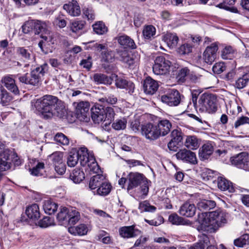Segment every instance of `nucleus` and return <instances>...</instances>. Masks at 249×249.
I'll list each match as a JSON object with an SVG mask.
<instances>
[{"mask_svg":"<svg viewBox=\"0 0 249 249\" xmlns=\"http://www.w3.org/2000/svg\"><path fill=\"white\" fill-rule=\"evenodd\" d=\"M169 221L173 224L175 225H186L187 222L184 218L179 216L176 213H173L169 217Z\"/></svg>","mask_w":249,"mask_h":249,"instance_id":"51","label":"nucleus"},{"mask_svg":"<svg viewBox=\"0 0 249 249\" xmlns=\"http://www.w3.org/2000/svg\"><path fill=\"white\" fill-rule=\"evenodd\" d=\"M17 54L21 57L24 61H28L31 59L32 55L31 51L28 48L19 47L16 48Z\"/></svg>","mask_w":249,"mask_h":249,"instance_id":"36","label":"nucleus"},{"mask_svg":"<svg viewBox=\"0 0 249 249\" xmlns=\"http://www.w3.org/2000/svg\"><path fill=\"white\" fill-rule=\"evenodd\" d=\"M31 105L45 119H50L53 116L62 118L66 113L64 103L57 97L51 95L33 100Z\"/></svg>","mask_w":249,"mask_h":249,"instance_id":"1","label":"nucleus"},{"mask_svg":"<svg viewBox=\"0 0 249 249\" xmlns=\"http://www.w3.org/2000/svg\"><path fill=\"white\" fill-rule=\"evenodd\" d=\"M165 41L170 48H175L178 41V38L175 34H167L164 36Z\"/></svg>","mask_w":249,"mask_h":249,"instance_id":"41","label":"nucleus"},{"mask_svg":"<svg viewBox=\"0 0 249 249\" xmlns=\"http://www.w3.org/2000/svg\"><path fill=\"white\" fill-rule=\"evenodd\" d=\"M160 136H165L171 131L172 124L168 120L163 119L159 121L157 124Z\"/></svg>","mask_w":249,"mask_h":249,"instance_id":"22","label":"nucleus"},{"mask_svg":"<svg viewBox=\"0 0 249 249\" xmlns=\"http://www.w3.org/2000/svg\"><path fill=\"white\" fill-rule=\"evenodd\" d=\"M217 186L219 189L222 191H227L229 193L234 192V188L232 183L222 177H219L217 180Z\"/></svg>","mask_w":249,"mask_h":249,"instance_id":"27","label":"nucleus"},{"mask_svg":"<svg viewBox=\"0 0 249 249\" xmlns=\"http://www.w3.org/2000/svg\"><path fill=\"white\" fill-rule=\"evenodd\" d=\"M115 115L114 108L107 107L104 108L102 106L96 104L91 108V117L95 123H105V125L111 124Z\"/></svg>","mask_w":249,"mask_h":249,"instance_id":"3","label":"nucleus"},{"mask_svg":"<svg viewBox=\"0 0 249 249\" xmlns=\"http://www.w3.org/2000/svg\"><path fill=\"white\" fill-rule=\"evenodd\" d=\"M245 124H249V118L246 116H242L239 118L235 122L234 126L235 128H237L239 126Z\"/></svg>","mask_w":249,"mask_h":249,"instance_id":"64","label":"nucleus"},{"mask_svg":"<svg viewBox=\"0 0 249 249\" xmlns=\"http://www.w3.org/2000/svg\"><path fill=\"white\" fill-rule=\"evenodd\" d=\"M43 209L46 213L52 214L54 213L57 210V205L50 200H47L44 201Z\"/></svg>","mask_w":249,"mask_h":249,"instance_id":"39","label":"nucleus"},{"mask_svg":"<svg viewBox=\"0 0 249 249\" xmlns=\"http://www.w3.org/2000/svg\"><path fill=\"white\" fill-rule=\"evenodd\" d=\"M199 220L200 226L198 230L210 233L215 232L227 222L226 214L217 211L210 212L208 216L203 217L202 220L200 219Z\"/></svg>","mask_w":249,"mask_h":249,"instance_id":"2","label":"nucleus"},{"mask_svg":"<svg viewBox=\"0 0 249 249\" xmlns=\"http://www.w3.org/2000/svg\"><path fill=\"white\" fill-rule=\"evenodd\" d=\"M25 213L28 217L33 221L37 220L40 216L39 207L36 204L27 208Z\"/></svg>","mask_w":249,"mask_h":249,"instance_id":"28","label":"nucleus"},{"mask_svg":"<svg viewBox=\"0 0 249 249\" xmlns=\"http://www.w3.org/2000/svg\"><path fill=\"white\" fill-rule=\"evenodd\" d=\"M231 164L239 168L249 170V156L247 153L242 152L231 158Z\"/></svg>","mask_w":249,"mask_h":249,"instance_id":"13","label":"nucleus"},{"mask_svg":"<svg viewBox=\"0 0 249 249\" xmlns=\"http://www.w3.org/2000/svg\"><path fill=\"white\" fill-rule=\"evenodd\" d=\"M34 20L28 21L22 26V31L25 34H28L34 31Z\"/></svg>","mask_w":249,"mask_h":249,"instance_id":"58","label":"nucleus"},{"mask_svg":"<svg viewBox=\"0 0 249 249\" xmlns=\"http://www.w3.org/2000/svg\"><path fill=\"white\" fill-rule=\"evenodd\" d=\"M80 218L79 212L75 208L61 207L57 219L61 225H74Z\"/></svg>","mask_w":249,"mask_h":249,"instance_id":"4","label":"nucleus"},{"mask_svg":"<svg viewBox=\"0 0 249 249\" xmlns=\"http://www.w3.org/2000/svg\"><path fill=\"white\" fill-rule=\"evenodd\" d=\"M119 231L120 235L124 238L135 237L141 234V231L136 229L134 225L122 227Z\"/></svg>","mask_w":249,"mask_h":249,"instance_id":"16","label":"nucleus"},{"mask_svg":"<svg viewBox=\"0 0 249 249\" xmlns=\"http://www.w3.org/2000/svg\"><path fill=\"white\" fill-rule=\"evenodd\" d=\"M216 100V98L214 95L204 93L200 96L196 107L201 112H215L217 109Z\"/></svg>","mask_w":249,"mask_h":249,"instance_id":"6","label":"nucleus"},{"mask_svg":"<svg viewBox=\"0 0 249 249\" xmlns=\"http://www.w3.org/2000/svg\"><path fill=\"white\" fill-rule=\"evenodd\" d=\"M93 31L98 35H104L107 33L108 29L104 23L99 21L92 25Z\"/></svg>","mask_w":249,"mask_h":249,"instance_id":"46","label":"nucleus"},{"mask_svg":"<svg viewBox=\"0 0 249 249\" xmlns=\"http://www.w3.org/2000/svg\"><path fill=\"white\" fill-rule=\"evenodd\" d=\"M75 152L78 155L81 164L82 166H86L91 156L89 155L87 148L81 147L78 151H75Z\"/></svg>","mask_w":249,"mask_h":249,"instance_id":"33","label":"nucleus"},{"mask_svg":"<svg viewBox=\"0 0 249 249\" xmlns=\"http://www.w3.org/2000/svg\"><path fill=\"white\" fill-rule=\"evenodd\" d=\"M213 152L212 143L207 142L204 144L199 150V156L202 160L208 159Z\"/></svg>","mask_w":249,"mask_h":249,"instance_id":"26","label":"nucleus"},{"mask_svg":"<svg viewBox=\"0 0 249 249\" xmlns=\"http://www.w3.org/2000/svg\"><path fill=\"white\" fill-rule=\"evenodd\" d=\"M53 165L55 171L59 175H63L66 171V165L63 160V154L56 152L49 156Z\"/></svg>","mask_w":249,"mask_h":249,"instance_id":"9","label":"nucleus"},{"mask_svg":"<svg viewBox=\"0 0 249 249\" xmlns=\"http://www.w3.org/2000/svg\"><path fill=\"white\" fill-rule=\"evenodd\" d=\"M111 186L110 184L107 182L105 180L103 182L96 190V194L100 196H106L111 191Z\"/></svg>","mask_w":249,"mask_h":249,"instance_id":"42","label":"nucleus"},{"mask_svg":"<svg viewBox=\"0 0 249 249\" xmlns=\"http://www.w3.org/2000/svg\"><path fill=\"white\" fill-rule=\"evenodd\" d=\"M79 160V159L77 153L75 152H71L68 157V165L70 167H74L77 164Z\"/></svg>","mask_w":249,"mask_h":249,"instance_id":"50","label":"nucleus"},{"mask_svg":"<svg viewBox=\"0 0 249 249\" xmlns=\"http://www.w3.org/2000/svg\"><path fill=\"white\" fill-rule=\"evenodd\" d=\"M216 203L214 201L203 200L197 204L198 208L200 211H208L215 207Z\"/></svg>","mask_w":249,"mask_h":249,"instance_id":"43","label":"nucleus"},{"mask_svg":"<svg viewBox=\"0 0 249 249\" xmlns=\"http://www.w3.org/2000/svg\"><path fill=\"white\" fill-rule=\"evenodd\" d=\"M1 82L4 86L10 92L17 95L19 94V90L15 83V80L10 76H6L1 79Z\"/></svg>","mask_w":249,"mask_h":249,"instance_id":"19","label":"nucleus"},{"mask_svg":"<svg viewBox=\"0 0 249 249\" xmlns=\"http://www.w3.org/2000/svg\"><path fill=\"white\" fill-rule=\"evenodd\" d=\"M46 68L47 64H44L32 71L31 73L28 74L30 85L36 86L45 73Z\"/></svg>","mask_w":249,"mask_h":249,"instance_id":"14","label":"nucleus"},{"mask_svg":"<svg viewBox=\"0 0 249 249\" xmlns=\"http://www.w3.org/2000/svg\"><path fill=\"white\" fill-rule=\"evenodd\" d=\"M213 70L215 73H221L225 70V64L222 62L215 63L213 67Z\"/></svg>","mask_w":249,"mask_h":249,"instance_id":"63","label":"nucleus"},{"mask_svg":"<svg viewBox=\"0 0 249 249\" xmlns=\"http://www.w3.org/2000/svg\"><path fill=\"white\" fill-rule=\"evenodd\" d=\"M127 179L128 191L140 186V189L142 195L145 196L147 195L149 191L148 182L142 174L131 172L127 176Z\"/></svg>","mask_w":249,"mask_h":249,"instance_id":"5","label":"nucleus"},{"mask_svg":"<svg viewBox=\"0 0 249 249\" xmlns=\"http://www.w3.org/2000/svg\"><path fill=\"white\" fill-rule=\"evenodd\" d=\"M115 78V85L118 88L130 90L133 89L134 84L131 82L127 81L126 79L118 77L116 74H112V79Z\"/></svg>","mask_w":249,"mask_h":249,"instance_id":"24","label":"nucleus"},{"mask_svg":"<svg viewBox=\"0 0 249 249\" xmlns=\"http://www.w3.org/2000/svg\"><path fill=\"white\" fill-rule=\"evenodd\" d=\"M101 60L103 67L107 70H111L113 66L109 64L113 62L115 60L114 53L112 51H105L104 53H102Z\"/></svg>","mask_w":249,"mask_h":249,"instance_id":"20","label":"nucleus"},{"mask_svg":"<svg viewBox=\"0 0 249 249\" xmlns=\"http://www.w3.org/2000/svg\"><path fill=\"white\" fill-rule=\"evenodd\" d=\"M141 131L142 135L147 139L155 140L160 137L157 124L152 123L143 124L142 126Z\"/></svg>","mask_w":249,"mask_h":249,"instance_id":"8","label":"nucleus"},{"mask_svg":"<svg viewBox=\"0 0 249 249\" xmlns=\"http://www.w3.org/2000/svg\"><path fill=\"white\" fill-rule=\"evenodd\" d=\"M9 154L8 157V159L4 160L6 161H8L9 165L10 168L11 167V161L14 162L15 165H19L21 164V160L18 158V155L14 152L8 150Z\"/></svg>","mask_w":249,"mask_h":249,"instance_id":"53","label":"nucleus"},{"mask_svg":"<svg viewBox=\"0 0 249 249\" xmlns=\"http://www.w3.org/2000/svg\"><path fill=\"white\" fill-rule=\"evenodd\" d=\"M180 100V93L176 89H172L170 92L161 96V101L171 107L178 106Z\"/></svg>","mask_w":249,"mask_h":249,"instance_id":"12","label":"nucleus"},{"mask_svg":"<svg viewBox=\"0 0 249 249\" xmlns=\"http://www.w3.org/2000/svg\"><path fill=\"white\" fill-rule=\"evenodd\" d=\"M68 231L71 234L81 236L86 235L88 232V229L86 225L82 224L76 227H71L69 228Z\"/></svg>","mask_w":249,"mask_h":249,"instance_id":"34","label":"nucleus"},{"mask_svg":"<svg viewBox=\"0 0 249 249\" xmlns=\"http://www.w3.org/2000/svg\"><path fill=\"white\" fill-rule=\"evenodd\" d=\"M171 63L163 56H158L155 60L153 71L157 75H162L169 71Z\"/></svg>","mask_w":249,"mask_h":249,"instance_id":"7","label":"nucleus"},{"mask_svg":"<svg viewBox=\"0 0 249 249\" xmlns=\"http://www.w3.org/2000/svg\"><path fill=\"white\" fill-rule=\"evenodd\" d=\"M176 158L178 160L190 163L193 164L197 163V159L196 154L185 148L180 149L176 154Z\"/></svg>","mask_w":249,"mask_h":249,"instance_id":"15","label":"nucleus"},{"mask_svg":"<svg viewBox=\"0 0 249 249\" xmlns=\"http://www.w3.org/2000/svg\"><path fill=\"white\" fill-rule=\"evenodd\" d=\"M171 140L179 143L183 139L182 133L178 129H174L171 133Z\"/></svg>","mask_w":249,"mask_h":249,"instance_id":"56","label":"nucleus"},{"mask_svg":"<svg viewBox=\"0 0 249 249\" xmlns=\"http://www.w3.org/2000/svg\"><path fill=\"white\" fill-rule=\"evenodd\" d=\"M86 165H87V170L90 173H97L98 174L100 172L99 166L92 156H90V159L87 162Z\"/></svg>","mask_w":249,"mask_h":249,"instance_id":"37","label":"nucleus"},{"mask_svg":"<svg viewBox=\"0 0 249 249\" xmlns=\"http://www.w3.org/2000/svg\"><path fill=\"white\" fill-rule=\"evenodd\" d=\"M158 87L157 81L150 77H147L143 81V88L146 94H153L157 90Z\"/></svg>","mask_w":249,"mask_h":249,"instance_id":"17","label":"nucleus"},{"mask_svg":"<svg viewBox=\"0 0 249 249\" xmlns=\"http://www.w3.org/2000/svg\"><path fill=\"white\" fill-rule=\"evenodd\" d=\"M155 33L156 29L153 25H147L143 27L142 34L145 39L151 38L155 35Z\"/></svg>","mask_w":249,"mask_h":249,"instance_id":"47","label":"nucleus"},{"mask_svg":"<svg viewBox=\"0 0 249 249\" xmlns=\"http://www.w3.org/2000/svg\"><path fill=\"white\" fill-rule=\"evenodd\" d=\"M63 8L70 15L74 17L78 16L81 13V10L77 2L74 0L65 4Z\"/></svg>","mask_w":249,"mask_h":249,"instance_id":"21","label":"nucleus"},{"mask_svg":"<svg viewBox=\"0 0 249 249\" xmlns=\"http://www.w3.org/2000/svg\"><path fill=\"white\" fill-rule=\"evenodd\" d=\"M0 103L3 105H7L13 99V97L0 85Z\"/></svg>","mask_w":249,"mask_h":249,"instance_id":"38","label":"nucleus"},{"mask_svg":"<svg viewBox=\"0 0 249 249\" xmlns=\"http://www.w3.org/2000/svg\"><path fill=\"white\" fill-rule=\"evenodd\" d=\"M234 245L238 247L243 248L249 245V234H245L234 240Z\"/></svg>","mask_w":249,"mask_h":249,"instance_id":"45","label":"nucleus"},{"mask_svg":"<svg viewBox=\"0 0 249 249\" xmlns=\"http://www.w3.org/2000/svg\"><path fill=\"white\" fill-rule=\"evenodd\" d=\"M249 80V79L247 76L244 75L242 77H240L236 81L235 86L239 89H242L246 86Z\"/></svg>","mask_w":249,"mask_h":249,"instance_id":"59","label":"nucleus"},{"mask_svg":"<svg viewBox=\"0 0 249 249\" xmlns=\"http://www.w3.org/2000/svg\"><path fill=\"white\" fill-rule=\"evenodd\" d=\"M196 211V208L194 204L189 202L183 204L179 209V213L181 215L186 217L193 216Z\"/></svg>","mask_w":249,"mask_h":249,"instance_id":"25","label":"nucleus"},{"mask_svg":"<svg viewBox=\"0 0 249 249\" xmlns=\"http://www.w3.org/2000/svg\"><path fill=\"white\" fill-rule=\"evenodd\" d=\"M120 60L126 64L129 67L134 66L138 62V59L134 57L132 54H129L127 51H124L119 53Z\"/></svg>","mask_w":249,"mask_h":249,"instance_id":"23","label":"nucleus"},{"mask_svg":"<svg viewBox=\"0 0 249 249\" xmlns=\"http://www.w3.org/2000/svg\"><path fill=\"white\" fill-rule=\"evenodd\" d=\"M127 121L125 118L116 120L112 124V127L116 130H124L126 126Z\"/></svg>","mask_w":249,"mask_h":249,"instance_id":"49","label":"nucleus"},{"mask_svg":"<svg viewBox=\"0 0 249 249\" xmlns=\"http://www.w3.org/2000/svg\"><path fill=\"white\" fill-rule=\"evenodd\" d=\"M34 32L36 34L40 33L48 35L50 33L49 26L47 22L40 20L35 21Z\"/></svg>","mask_w":249,"mask_h":249,"instance_id":"29","label":"nucleus"},{"mask_svg":"<svg viewBox=\"0 0 249 249\" xmlns=\"http://www.w3.org/2000/svg\"><path fill=\"white\" fill-rule=\"evenodd\" d=\"M85 25V22L82 20H75L72 22L70 26V30L73 33L82 34V30Z\"/></svg>","mask_w":249,"mask_h":249,"instance_id":"40","label":"nucleus"},{"mask_svg":"<svg viewBox=\"0 0 249 249\" xmlns=\"http://www.w3.org/2000/svg\"><path fill=\"white\" fill-rule=\"evenodd\" d=\"M234 51L231 46L226 47L222 51L221 56L224 59H231L233 57Z\"/></svg>","mask_w":249,"mask_h":249,"instance_id":"55","label":"nucleus"},{"mask_svg":"<svg viewBox=\"0 0 249 249\" xmlns=\"http://www.w3.org/2000/svg\"><path fill=\"white\" fill-rule=\"evenodd\" d=\"M200 144V140L196 136H187L184 142V145L191 150L197 149Z\"/></svg>","mask_w":249,"mask_h":249,"instance_id":"30","label":"nucleus"},{"mask_svg":"<svg viewBox=\"0 0 249 249\" xmlns=\"http://www.w3.org/2000/svg\"><path fill=\"white\" fill-rule=\"evenodd\" d=\"M189 70L186 67L179 70L177 76L178 82L180 83H184L186 79V77L189 75Z\"/></svg>","mask_w":249,"mask_h":249,"instance_id":"52","label":"nucleus"},{"mask_svg":"<svg viewBox=\"0 0 249 249\" xmlns=\"http://www.w3.org/2000/svg\"><path fill=\"white\" fill-rule=\"evenodd\" d=\"M93 79L97 84L110 85L112 82V77H110L103 73H95L93 75Z\"/></svg>","mask_w":249,"mask_h":249,"instance_id":"35","label":"nucleus"},{"mask_svg":"<svg viewBox=\"0 0 249 249\" xmlns=\"http://www.w3.org/2000/svg\"><path fill=\"white\" fill-rule=\"evenodd\" d=\"M118 101V99L114 95H110L107 97L102 98L99 99V101L103 103H107L108 104L113 105Z\"/></svg>","mask_w":249,"mask_h":249,"instance_id":"60","label":"nucleus"},{"mask_svg":"<svg viewBox=\"0 0 249 249\" xmlns=\"http://www.w3.org/2000/svg\"><path fill=\"white\" fill-rule=\"evenodd\" d=\"M75 112L80 121L88 122L89 119V102L81 101L76 104Z\"/></svg>","mask_w":249,"mask_h":249,"instance_id":"11","label":"nucleus"},{"mask_svg":"<svg viewBox=\"0 0 249 249\" xmlns=\"http://www.w3.org/2000/svg\"><path fill=\"white\" fill-rule=\"evenodd\" d=\"M105 180V177L103 175L98 174L94 175L90 179L89 187L91 190L97 189Z\"/></svg>","mask_w":249,"mask_h":249,"instance_id":"32","label":"nucleus"},{"mask_svg":"<svg viewBox=\"0 0 249 249\" xmlns=\"http://www.w3.org/2000/svg\"><path fill=\"white\" fill-rule=\"evenodd\" d=\"M42 40L38 43V46L45 53L53 52V42L51 36H42Z\"/></svg>","mask_w":249,"mask_h":249,"instance_id":"18","label":"nucleus"},{"mask_svg":"<svg viewBox=\"0 0 249 249\" xmlns=\"http://www.w3.org/2000/svg\"><path fill=\"white\" fill-rule=\"evenodd\" d=\"M218 50V44L214 42L208 46L203 53V60L208 64H212L217 57Z\"/></svg>","mask_w":249,"mask_h":249,"instance_id":"10","label":"nucleus"},{"mask_svg":"<svg viewBox=\"0 0 249 249\" xmlns=\"http://www.w3.org/2000/svg\"><path fill=\"white\" fill-rule=\"evenodd\" d=\"M201 238L202 239L199 240V242L194 246L190 248V249H204L205 247L208 245V243L209 242V238L205 234H203Z\"/></svg>","mask_w":249,"mask_h":249,"instance_id":"54","label":"nucleus"},{"mask_svg":"<svg viewBox=\"0 0 249 249\" xmlns=\"http://www.w3.org/2000/svg\"><path fill=\"white\" fill-rule=\"evenodd\" d=\"M54 140L58 144L68 145L69 144V138L62 133H57L54 137Z\"/></svg>","mask_w":249,"mask_h":249,"instance_id":"48","label":"nucleus"},{"mask_svg":"<svg viewBox=\"0 0 249 249\" xmlns=\"http://www.w3.org/2000/svg\"><path fill=\"white\" fill-rule=\"evenodd\" d=\"M70 177L74 183H79L85 178V177L83 171L77 169L73 170Z\"/></svg>","mask_w":249,"mask_h":249,"instance_id":"44","label":"nucleus"},{"mask_svg":"<svg viewBox=\"0 0 249 249\" xmlns=\"http://www.w3.org/2000/svg\"><path fill=\"white\" fill-rule=\"evenodd\" d=\"M139 209L142 211L153 212L156 208L150 205L149 203L145 201L140 203Z\"/></svg>","mask_w":249,"mask_h":249,"instance_id":"57","label":"nucleus"},{"mask_svg":"<svg viewBox=\"0 0 249 249\" xmlns=\"http://www.w3.org/2000/svg\"><path fill=\"white\" fill-rule=\"evenodd\" d=\"M118 42L121 46H124V48H129L132 49L136 48V45L134 40L129 36L126 35H123L118 37Z\"/></svg>","mask_w":249,"mask_h":249,"instance_id":"31","label":"nucleus"},{"mask_svg":"<svg viewBox=\"0 0 249 249\" xmlns=\"http://www.w3.org/2000/svg\"><path fill=\"white\" fill-rule=\"evenodd\" d=\"M44 167V164L43 162H38L35 167L30 170L31 174L36 176H39L40 170L43 169Z\"/></svg>","mask_w":249,"mask_h":249,"instance_id":"62","label":"nucleus"},{"mask_svg":"<svg viewBox=\"0 0 249 249\" xmlns=\"http://www.w3.org/2000/svg\"><path fill=\"white\" fill-rule=\"evenodd\" d=\"M192 46L188 43L182 45L178 49V52L181 54H186L191 52Z\"/></svg>","mask_w":249,"mask_h":249,"instance_id":"61","label":"nucleus"}]
</instances>
